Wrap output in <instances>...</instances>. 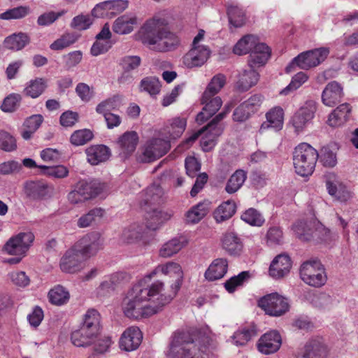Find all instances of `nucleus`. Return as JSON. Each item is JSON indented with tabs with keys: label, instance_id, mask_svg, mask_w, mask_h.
Returning <instances> with one entry per match:
<instances>
[{
	"label": "nucleus",
	"instance_id": "obj_1",
	"mask_svg": "<svg viewBox=\"0 0 358 358\" xmlns=\"http://www.w3.org/2000/svg\"><path fill=\"white\" fill-rule=\"evenodd\" d=\"M145 279L129 289L122 302L124 315L132 320L148 318L160 313L169 304L161 300V292L164 290L163 282L157 280L145 287Z\"/></svg>",
	"mask_w": 358,
	"mask_h": 358
},
{
	"label": "nucleus",
	"instance_id": "obj_2",
	"mask_svg": "<svg viewBox=\"0 0 358 358\" xmlns=\"http://www.w3.org/2000/svg\"><path fill=\"white\" fill-rule=\"evenodd\" d=\"M164 190L159 185L153 184L141 194V203L150 207L148 211L146 227L134 224L123 232V238L128 244H152L155 238V231L164 222L169 220L171 214L159 210L155 206L163 201Z\"/></svg>",
	"mask_w": 358,
	"mask_h": 358
},
{
	"label": "nucleus",
	"instance_id": "obj_3",
	"mask_svg": "<svg viewBox=\"0 0 358 358\" xmlns=\"http://www.w3.org/2000/svg\"><path fill=\"white\" fill-rule=\"evenodd\" d=\"M166 20L159 17L147 20L139 31L142 42L160 52L176 49L180 44V40L166 29Z\"/></svg>",
	"mask_w": 358,
	"mask_h": 358
},
{
	"label": "nucleus",
	"instance_id": "obj_4",
	"mask_svg": "<svg viewBox=\"0 0 358 358\" xmlns=\"http://www.w3.org/2000/svg\"><path fill=\"white\" fill-rule=\"evenodd\" d=\"M319 158L317 150L306 143L299 144L293 152V164L296 173L303 177L311 175Z\"/></svg>",
	"mask_w": 358,
	"mask_h": 358
},
{
	"label": "nucleus",
	"instance_id": "obj_5",
	"mask_svg": "<svg viewBox=\"0 0 358 358\" xmlns=\"http://www.w3.org/2000/svg\"><path fill=\"white\" fill-rule=\"evenodd\" d=\"M201 351L188 332H176L166 355L168 358H196Z\"/></svg>",
	"mask_w": 358,
	"mask_h": 358
},
{
	"label": "nucleus",
	"instance_id": "obj_6",
	"mask_svg": "<svg viewBox=\"0 0 358 358\" xmlns=\"http://www.w3.org/2000/svg\"><path fill=\"white\" fill-rule=\"evenodd\" d=\"M162 273L173 278V283L167 294L161 292V300L164 303H170L179 291L183 279V272L180 264L175 262H168L158 265L146 278L150 279L157 273Z\"/></svg>",
	"mask_w": 358,
	"mask_h": 358
},
{
	"label": "nucleus",
	"instance_id": "obj_7",
	"mask_svg": "<svg viewBox=\"0 0 358 358\" xmlns=\"http://www.w3.org/2000/svg\"><path fill=\"white\" fill-rule=\"evenodd\" d=\"M299 274L304 283L314 287L323 286L327 280L325 268L316 258L303 262L299 268Z\"/></svg>",
	"mask_w": 358,
	"mask_h": 358
},
{
	"label": "nucleus",
	"instance_id": "obj_8",
	"mask_svg": "<svg viewBox=\"0 0 358 358\" xmlns=\"http://www.w3.org/2000/svg\"><path fill=\"white\" fill-rule=\"evenodd\" d=\"M205 31L200 29L194 38L191 49L183 57V63L188 68L199 67L210 57L211 51L208 45L203 44Z\"/></svg>",
	"mask_w": 358,
	"mask_h": 358
},
{
	"label": "nucleus",
	"instance_id": "obj_9",
	"mask_svg": "<svg viewBox=\"0 0 358 358\" xmlns=\"http://www.w3.org/2000/svg\"><path fill=\"white\" fill-rule=\"evenodd\" d=\"M314 227L315 235H313L310 224H308L306 222L299 220L293 224L292 230L296 238L303 243L310 241L315 236H317L319 239L324 241H331L337 237L336 234L331 232L330 229L319 222L314 223Z\"/></svg>",
	"mask_w": 358,
	"mask_h": 358
},
{
	"label": "nucleus",
	"instance_id": "obj_10",
	"mask_svg": "<svg viewBox=\"0 0 358 358\" xmlns=\"http://www.w3.org/2000/svg\"><path fill=\"white\" fill-rule=\"evenodd\" d=\"M97 248H71L60 262L62 271L73 273L80 269V263L96 255Z\"/></svg>",
	"mask_w": 358,
	"mask_h": 358
},
{
	"label": "nucleus",
	"instance_id": "obj_11",
	"mask_svg": "<svg viewBox=\"0 0 358 358\" xmlns=\"http://www.w3.org/2000/svg\"><path fill=\"white\" fill-rule=\"evenodd\" d=\"M329 54V48L323 47L303 52L293 59L292 63L286 68V71L289 72L290 68L294 65L304 70L315 67L323 62Z\"/></svg>",
	"mask_w": 358,
	"mask_h": 358
},
{
	"label": "nucleus",
	"instance_id": "obj_12",
	"mask_svg": "<svg viewBox=\"0 0 358 358\" xmlns=\"http://www.w3.org/2000/svg\"><path fill=\"white\" fill-rule=\"evenodd\" d=\"M231 107L229 104L226 105L224 110L217 115L206 127L207 133L201 140V146L204 152H208L215 147L217 138L221 135L223 131V128L218 123L229 113Z\"/></svg>",
	"mask_w": 358,
	"mask_h": 358
},
{
	"label": "nucleus",
	"instance_id": "obj_13",
	"mask_svg": "<svg viewBox=\"0 0 358 358\" xmlns=\"http://www.w3.org/2000/svg\"><path fill=\"white\" fill-rule=\"evenodd\" d=\"M325 186L328 194L334 201L347 203L353 197L352 192L333 173L324 176Z\"/></svg>",
	"mask_w": 358,
	"mask_h": 358
},
{
	"label": "nucleus",
	"instance_id": "obj_14",
	"mask_svg": "<svg viewBox=\"0 0 358 358\" xmlns=\"http://www.w3.org/2000/svg\"><path fill=\"white\" fill-rule=\"evenodd\" d=\"M258 306L266 314L274 317L284 315L289 308L288 299L276 292L262 297L258 301Z\"/></svg>",
	"mask_w": 358,
	"mask_h": 358
},
{
	"label": "nucleus",
	"instance_id": "obj_15",
	"mask_svg": "<svg viewBox=\"0 0 358 358\" xmlns=\"http://www.w3.org/2000/svg\"><path fill=\"white\" fill-rule=\"evenodd\" d=\"M169 140L156 138L148 141L141 157L143 162H150L164 155L170 149Z\"/></svg>",
	"mask_w": 358,
	"mask_h": 358
},
{
	"label": "nucleus",
	"instance_id": "obj_16",
	"mask_svg": "<svg viewBox=\"0 0 358 358\" xmlns=\"http://www.w3.org/2000/svg\"><path fill=\"white\" fill-rule=\"evenodd\" d=\"M201 101L203 108L196 117V122L200 124L215 115L222 105V101L220 96L210 94L206 95L204 92Z\"/></svg>",
	"mask_w": 358,
	"mask_h": 358
},
{
	"label": "nucleus",
	"instance_id": "obj_17",
	"mask_svg": "<svg viewBox=\"0 0 358 358\" xmlns=\"http://www.w3.org/2000/svg\"><path fill=\"white\" fill-rule=\"evenodd\" d=\"M282 338L276 331H270L264 334L257 343L259 352L264 355H271L276 352L280 348Z\"/></svg>",
	"mask_w": 358,
	"mask_h": 358
},
{
	"label": "nucleus",
	"instance_id": "obj_18",
	"mask_svg": "<svg viewBox=\"0 0 358 358\" xmlns=\"http://www.w3.org/2000/svg\"><path fill=\"white\" fill-rule=\"evenodd\" d=\"M143 334L138 327L127 328L121 335L119 345L121 350L127 352L136 350L141 345Z\"/></svg>",
	"mask_w": 358,
	"mask_h": 358
},
{
	"label": "nucleus",
	"instance_id": "obj_19",
	"mask_svg": "<svg viewBox=\"0 0 358 358\" xmlns=\"http://www.w3.org/2000/svg\"><path fill=\"white\" fill-rule=\"evenodd\" d=\"M344 96L343 87L336 81L329 83L322 93V101L328 107H334L340 103Z\"/></svg>",
	"mask_w": 358,
	"mask_h": 358
},
{
	"label": "nucleus",
	"instance_id": "obj_20",
	"mask_svg": "<svg viewBox=\"0 0 358 358\" xmlns=\"http://www.w3.org/2000/svg\"><path fill=\"white\" fill-rule=\"evenodd\" d=\"M292 267L290 257L285 254L277 255L269 266V275L275 279L282 278L289 273Z\"/></svg>",
	"mask_w": 358,
	"mask_h": 358
},
{
	"label": "nucleus",
	"instance_id": "obj_21",
	"mask_svg": "<svg viewBox=\"0 0 358 358\" xmlns=\"http://www.w3.org/2000/svg\"><path fill=\"white\" fill-rule=\"evenodd\" d=\"M315 107L309 105L301 107L292 117L291 123L296 132L299 133L306 127L315 115Z\"/></svg>",
	"mask_w": 358,
	"mask_h": 358
},
{
	"label": "nucleus",
	"instance_id": "obj_22",
	"mask_svg": "<svg viewBox=\"0 0 358 358\" xmlns=\"http://www.w3.org/2000/svg\"><path fill=\"white\" fill-rule=\"evenodd\" d=\"M138 143V135L134 131H126L117 141L120 155L127 158L136 150Z\"/></svg>",
	"mask_w": 358,
	"mask_h": 358
},
{
	"label": "nucleus",
	"instance_id": "obj_23",
	"mask_svg": "<svg viewBox=\"0 0 358 358\" xmlns=\"http://www.w3.org/2000/svg\"><path fill=\"white\" fill-rule=\"evenodd\" d=\"M266 121L260 127L261 131L268 129H272L275 131L282 129L284 122L283 109L280 106L272 108L266 113Z\"/></svg>",
	"mask_w": 358,
	"mask_h": 358
},
{
	"label": "nucleus",
	"instance_id": "obj_24",
	"mask_svg": "<svg viewBox=\"0 0 358 358\" xmlns=\"http://www.w3.org/2000/svg\"><path fill=\"white\" fill-rule=\"evenodd\" d=\"M270 48L264 43H259L252 50L248 59V65L251 68L264 66L271 56Z\"/></svg>",
	"mask_w": 358,
	"mask_h": 358
},
{
	"label": "nucleus",
	"instance_id": "obj_25",
	"mask_svg": "<svg viewBox=\"0 0 358 358\" xmlns=\"http://www.w3.org/2000/svg\"><path fill=\"white\" fill-rule=\"evenodd\" d=\"M138 24V18L134 13H127L118 17L113 22V31L120 35L128 34L133 31Z\"/></svg>",
	"mask_w": 358,
	"mask_h": 358
},
{
	"label": "nucleus",
	"instance_id": "obj_26",
	"mask_svg": "<svg viewBox=\"0 0 358 358\" xmlns=\"http://www.w3.org/2000/svg\"><path fill=\"white\" fill-rule=\"evenodd\" d=\"M350 112L348 103L340 104L328 115L327 124L334 128L341 127L349 120Z\"/></svg>",
	"mask_w": 358,
	"mask_h": 358
},
{
	"label": "nucleus",
	"instance_id": "obj_27",
	"mask_svg": "<svg viewBox=\"0 0 358 358\" xmlns=\"http://www.w3.org/2000/svg\"><path fill=\"white\" fill-rule=\"evenodd\" d=\"M87 162L92 165H98L108 159L110 152L108 147L103 145H92L85 150Z\"/></svg>",
	"mask_w": 358,
	"mask_h": 358
},
{
	"label": "nucleus",
	"instance_id": "obj_28",
	"mask_svg": "<svg viewBox=\"0 0 358 358\" xmlns=\"http://www.w3.org/2000/svg\"><path fill=\"white\" fill-rule=\"evenodd\" d=\"M98 336L80 327L78 329L73 331L71 335L72 343L77 347H87L93 344L97 339Z\"/></svg>",
	"mask_w": 358,
	"mask_h": 358
},
{
	"label": "nucleus",
	"instance_id": "obj_29",
	"mask_svg": "<svg viewBox=\"0 0 358 358\" xmlns=\"http://www.w3.org/2000/svg\"><path fill=\"white\" fill-rule=\"evenodd\" d=\"M210 208V202L208 200L199 202L186 213V222L192 224L198 223L208 213Z\"/></svg>",
	"mask_w": 358,
	"mask_h": 358
},
{
	"label": "nucleus",
	"instance_id": "obj_30",
	"mask_svg": "<svg viewBox=\"0 0 358 358\" xmlns=\"http://www.w3.org/2000/svg\"><path fill=\"white\" fill-rule=\"evenodd\" d=\"M259 77V75L255 69L249 66L248 69L243 70L239 74L236 87L241 91H248L257 83Z\"/></svg>",
	"mask_w": 358,
	"mask_h": 358
},
{
	"label": "nucleus",
	"instance_id": "obj_31",
	"mask_svg": "<svg viewBox=\"0 0 358 358\" xmlns=\"http://www.w3.org/2000/svg\"><path fill=\"white\" fill-rule=\"evenodd\" d=\"M228 263L224 259L214 260L205 272V278L210 281L220 279L227 273Z\"/></svg>",
	"mask_w": 358,
	"mask_h": 358
},
{
	"label": "nucleus",
	"instance_id": "obj_32",
	"mask_svg": "<svg viewBox=\"0 0 358 358\" xmlns=\"http://www.w3.org/2000/svg\"><path fill=\"white\" fill-rule=\"evenodd\" d=\"M81 327L99 336L100 334V315L95 309H89L83 316Z\"/></svg>",
	"mask_w": 358,
	"mask_h": 358
},
{
	"label": "nucleus",
	"instance_id": "obj_33",
	"mask_svg": "<svg viewBox=\"0 0 358 358\" xmlns=\"http://www.w3.org/2000/svg\"><path fill=\"white\" fill-rule=\"evenodd\" d=\"M27 194L33 199H42L50 193V187L43 182H27L25 187Z\"/></svg>",
	"mask_w": 358,
	"mask_h": 358
},
{
	"label": "nucleus",
	"instance_id": "obj_34",
	"mask_svg": "<svg viewBox=\"0 0 358 358\" xmlns=\"http://www.w3.org/2000/svg\"><path fill=\"white\" fill-rule=\"evenodd\" d=\"M186 125V119L178 117H173L169 121L165 128V132L169 135V139H176L182 134Z\"/></svg>",
	"mask_w": 358,
	"mask_h": 358
},
{
	"label": "nucleus",
	"instance_id": "obj_35",
	"mask_svg": "<svg viewBox=\"0 0 358 358\" xmlns=\"http://www.w3.org/2000/svg\"><path fill=\"white\" fill-rule=\"evenodd\" d=\"M141 62V57L136 55H128L122 57L120 64L124 71V73L118 78V82L120 83H124L128 80H130L131 78L128 75H126V73L136 69L140 66Z\"/></svg>",
	"mask_w": 358,
	"mask_h": 358
},
{
	"label": "nucleus",
	"instance_id": "obj_36",
	"mask_svg": "<svg viewBox=\"0 0 358 358\" xmlns=\"http://www.w3.org/2000/svg\"><path fill=\"white\" fill-rule=\"evenodd\" d=\"M258 43V38L257 36L254 35H246L236 43L233 51L236 55H245L251 52Z\"/></svg>",
	"mask_w": 358,
	"mask_h": 358
},
{
	"label": "nucleus",
	"instance_id": "obj_37",
	"mask_svg": "<svg viewBox=\"0 0 358 358\" xmlns=\"http://www.w3.org/2000/svg\"><path fill=\"white\" fill-rule=\"evenodd\" d=\"M28 248H2V254L9 257H3L2 262L10 264H18L26 255Z\"/></svg>",
	"mask_w": 358,
	"mask_h": 358
},
{
	"label": "nucleus",
	"instance_id": "obj_38",
	"mask_svg": "<svg viewBox=\"0 0 358 358\" xmlns=\"http://www.w3.org/2000/svg\"><path fill=\"white\" fill-rule=\"evenodd\" d=\"M327 352L324 346L318 341H311L305 347V352L298 358H324Z\"/></svg>",
	"mask_w": 358,
	"mask_h": 358
},
{
	"label": "nucleus",
	"instance_id": "obj_39",
	"mask_svg": "<svg viewBox=\"0 0 358 358\" xmlns=\"http://www.w3.org/2000/svg\"><path fill=\"white\" fill-rule=\"evenodd\" d=\"M46 87V81L44 79L36 78L27 84L24 93L32 99H36L45 91Z\"/></svg>",
	"mask_w": 358,
	"mask_h": 358
},
{
	"label": "nucleus",
	"instance_id": "obj_40",
	"mask_svg": "<svg viewBox=\"0 0 358 358\" xmlns=\"http://www.w3.org/2000/svg\"><path fill=\"white\" fill-rule=\"evenodd\" d=\"M247 178L246 173L243 170H237L229 178L225 190L229 194L237 192L243 185Z\"/></svg>",
	"mask_w": 358,
	"mask_h": 358
},
{
	"label": "nucleus",
	"instance_id": "obj_41",
	"mask_svg": "<svg viewBox=\"0 0 358 358\" xmlns=\"http://www.w3.org/2000/svg\"><path fill=\"white\" fill-rule=\"evenodd\" d=\"M256 334L252 327H243L237 330L231 337V343L236 346H243Z\"/></svg>",
	"mask_w": 358,
	"mask_h": 358
},
{
	"label": "nucleus",
	"instance_id": "obj_42",
	"mask_svg": "<svg viewBox=\"0 0 358 358\" xmlns=\"http://www.w3.org/2000/svg\"><path fill=\"white\" fill-rule=\"evenodd\" d=\"M34 239L35 236L31 231L20 232L11 236L7 241L5 246H30Z\"/></svg>",
	"mask_w": 358,
	"mask_h": 358
},
{
	"label": "nucleus",
	"instance_id": "obj_43",
	"mask_svg": "<svg viewBox=\"0 0 358 358\" xmlns=\"http://www.w3.org/2000/svg\"><path fill=\"white\" fill-rule=\"evenodd\" d=\"M104 215V210L101 208H95L90 210L87 213L82 215L78 220L77 224L80 228L90 227L92 224L99 220Z\"/></svg>",
	"mask_w": 358,
	"mask_h": 358
},
{
	"label": "nucleus",
	"instance_id": "obj_44",
	"mask_svg": "<svg viewBox=\"0 0 358 358\" xmlns=\"http://www.w3.org/2000/svg\"><path fill=\"white\" fill-rule=\"evenodd\" d=\"M236 212V205L234 201H227L220 204L215 211V220L220 222L230 218Z\"/></svg>",
	"mask_w": 358,
	"mask_h": 358
},
{
	"label": "nucleus",
	"instance_id": "obj_45",
	"mask_svg": "<svg viewBox=\"0 0 358 358\" xmlns=\"http://www.w3.org/2000/svg\"><path fill=\"white\" fill-rule=\"evenodd\" d=\"M28 43V36L24 34H13L4 40L6 48L13 50L22 49Z\"/></svg>",
	"mask_w": 358,
	"mask_h": 358
},
{
	"label": "nucleus",
	"instance_id": "obj_46",
	"mask_svg": "<svg viewBox=\"0 0 358 358\" xmlns=\"http://www.w3.org/2000/svg\"><path fill=\"white\" fill-rule=\"evenodd\" d=\"M227 13L229 22L234 27H241L245 24V13L238 6H229L227 8Z\"/></svg>",
	"mask_w": 358,
	"mask_h": 358
},
{
	"label": "nucleus",
	"instance_id": "obj_47",
	"mask_svg": "<svg viewBox=\"0 0 358 358\" xmlns=\"http://www.w3.org/2000/svg\"><path fill=\"white\" fill-rule=\"evenodd\" d=\"M50 301L55 305L61 306L69 299V293L62 286L58 285L49 292Z\"/></svg>",
	"mask_w": 358,
	"mask_h": 358
},
{
	"label": "nucleus",
	"instance_id": "obj_48",
	"mask_svg": "<svg viewBox=\"0 0 358 358\" xmlns=\"http://www.w3.org/2000/svg\"><path fill=\"white\" fill-rule=\"evenodd\" d=\"M226 81V76L224 74L218 73L211 78L203 92L206 93V95L210 94L217 95L225 85Z\"/></svg>",
	"mask_w": 358,
	"mask_h": 358
},
{
	"label": "nucleus",
	"instance_id": "obj_49",
	"mask_svg": "<svg viewBox=\"0 0 358 358\" xmlns=\"http://www.w3.org/2000/svg\"><path fill=\"white\" fill-rule=\"evenodd\" d=\"M251 276L250 271H242L238 275L233 276L226 281L224 287L229 293H233L238 287L243 285Z\"/></svg>",
	"mask_w": 358,
	"mask_h": 358
},
{
	"label": "nucleus",
	"instance_id": "obj_50",
	"mask_svg": "<svg viewBox=\"0 0 358 358\" xmlns=\"http://www.w3.org/2000/svg\"><path fill=\"white\" fill-rule=\"evenodd\" d=\"M122 100L120 96L115 95L99 103L96 108V111L98 113H110V110L117 109L121 106Z\"/></svg>",
	"mask_w": 358,
	"mask_h": 358
},
{
	"label": "nucleus",
	"instance_id": "obj_51",
	"mask_svg": "<svg viewBox=\"0 0 358 358\" xmlns=\"http://www.w3.org/2000/svg\"><path fill=\"white\" fill-rule=\"evenodd\" d=\"M308 79V76L304 72H299L295 74L289 84L282 90L280 92L281 95H287L290 92H294L299 89L303 83H305Z\"/></svg>",
	"mask_w": 358,
	"mask_h": 358
},
{
	"label": "nucleus",
	"instance_id": "obj_52",
	"mask_svg": "<svg viewBox=\"0 0 358 358\" xmlns=\"http://www.w3.org/2000/svg\"><path fill=\"white\" fill-rule=\"evenodd\" d=\"M28 6H20L6 10L0 14V19L4 20L22 19L29 13Z\"/></svg>",
	"mask_w": 358,
	"mask_h": 358
},
{
	"label": "nucleus",
	"instance_id": "obj_53",
	"mask_svg": "<svg viewBox=\"0 0 358 358\" xmlns=\"http://www.w3.org/2000/svg\"><path fill=\"white\" fill-rule=\"evenodd\" d=\"M93 138V134L90 129H80L74 131L70 138L71 143L76 145H83Z\"/></svg>",
	"mask_w": 358,
	"mask_h": 358
},
{
	"label": "nucleus",
	"instance_id": "obj_54",
	"mask_svg": "<svg viewBox=\"0 0 358 358\" xmlns=\"http://www.w3.org/2000/svg\"><path fill=\"white\" fill-rule=\"evenodd\" d=\"M241 219L246 223L256 227H260L264 222L263 216L254 208H249L245 210L242 214Z\"/></svg>",
	"mask_w": 358,
	"mask_h": 358
},
{
	"label": "nucleus",
	"instance_id": "obj_55",
	"mask_svg": "<svg viewBox=\"0 0 358 358\" xmlns=\"http://www.w3.org/2000/svg\"><path fill=\"white\" fill-rule=\"evenodd\" d=\"M44 175L54 177L56 178H66L69 174V169L63 165L55 166H38Z\"/></svg>",
	"mask_w": 358,
	"mask_h": 358
},
{
	"label": "nucleus",
	"instance_id": "obj_56",
	"mask_svg": "<svg viewBox=\"0 0 358 358\" xmlns=\"http://www.w3.org/2000/svg\"><path fill=\"white\" fill-rule=\"evenodd\" d=\"M141 90L148 92L150 95H155L159 93L161 83L155 77L146 78L141 82Z\"/></svg>",
	"mask_w": 358,
	"mask_h": 358
},
{
	"label": "nucleus",
	"instance_id": "obj_57",
	"mask_svg": "<svg viewBox=\"0 0 358 358\" xmlns=\"http://www.w3.org/2000/svg\"><path fill=\"white\" fill-rule=\"evenodd\" d=\"M77 41V37L75 34L66 33L63 34L59 38L55 41L50 46L53 50H63Z\"/></svg>",
	"mask_w": 358,
	"mask_h": 358
},
{
	"label": "nucleus",
	"instance_id": "obj_58",
	"mask_svg": "<svg viewBox=\"0 0 358 358\" xmlns=\"http://www.w3.org/2000/svg\"><path fill=\"white\" fill-rule=\"evenodd\" d=\"M16 148L15 138L8 132L0 129V149L6 152H12Z\"/></svg>",
	"mask_w": 358,
	"mask_h": 358
},
{
	"label": "nucleus",
	"instance_id": "obj_59",
	"mask_svg": "<svg viewBox=\"0 0 358 358\" xmlns=\"http://www.w3.org/2000/svg\"><path fill=\"white\" fill-rule=\"evenodd\" d=\"M76 189L85 200L91 199L99 193L95 184L85 181L78 182Z\"/></svg>",
	"mask_w": 358,
	"mask_h": 358
},
{
	"label": "nucleus",
	"instance_id": "obj_60",
	"mask_svg": "<svg viewBox=\"0 0 358 358\" xmlns=\"http://www.w3.org/2000/svg\"><path fill=\"white\" fill-rule=\"evenodd\" d=\"M320 161L326 167L332 168L337 164L336 155L329 148L324 147L319 155Z\"/></svg>",
	"mask_w": 358,
	"mask_h": 358
},
{
	"label": "nucleus",
	"instance_id": "obj_61",
	"mask_svg": "<svg viewBox=\"0 0 358 358\" xmlns=\"http://www.w3.org/2000/svg\"><path fill=\"white\" fill-rule=\"evenodd\" d=\"M20 100L21 96L20 94H10L4 99L1 109L6 113L13 112L17 108Z\"/></svg>",
	"mask_w": 358,
	"mask_h": 358
},
{
	"label": "nucleus",
	"instance_id": "obj_62",
	"mask_svg": "<svg viewBox=\"0 0 358 358\" xmlns=\"http://www.w3.org/2000/svg\"><path fill=\"white\" fill-rule=\"evenodd\" d=\"M92 18L87 15H79L74 17L71 22V27L78 30H85L92 24Z\"/></svg>",
	"mask_w": 358,
	"mask_h": 358
},
{
	"label": "nucleus",
	"instance_id": "obj_63",
	"mask_svg": "<svg viewBox=\"0 0 358 358\" xmlns=\"http://www.w3.org/2000/svg\"><path fill=\"white\" fill-rule=\"evenodd\" d=\"M264 97L261 94H254L242 103V105L248 109V110L253 114L257 112L263 103Z\"/></svg>",
	"mask_w": 358,
	"mask_h": 358
},
{
	"label": "nucleus",
	"instance_id": "obj_64",
	"mask_svg": "<svg viewBox=\"0 0 358 358\" xmlns=\"http://www.w3.org/2000/svg\"><path fill=\"white\" fill-rule=\"evenodd\" d=\"M266 243L270 245L283 243V234L279 227H271L266 234Z\"/></svg>",
	"mask_w": 358,
	"mask_h": 358
}]
</instances>
